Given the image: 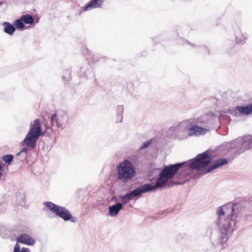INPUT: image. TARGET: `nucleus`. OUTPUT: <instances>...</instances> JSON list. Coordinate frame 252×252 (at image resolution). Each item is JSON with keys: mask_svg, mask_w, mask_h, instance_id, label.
I'll list each match as a JSON object with an SVG mask.
<instances>
[{"mask_svg": "<svg viewBox=\"0 0 252 252\" xmlns=\"http://www.w3.org/2000/svg\"><path fill=\"white\" fill-rule=\"evenodd\" d=\"M17 243L14 246L13 252H31L29 248H22L20 250L18 243L28 245H32L35 243V240L26 233L21 234L17 238Z\"/></svg>", "mask_w": 252, "mask_h": 252, "instance_id": "obj_6", "label": "nucleus"}, {"mask_svg": "<svg viewBox=\"0 0 252 252\" xmlns=\"http://www.w3.org/2000/svg\"><path fill=\"white\" fill-rule=\"evenodd\" d=\"M206 129L197 126H194L188 129V135L191 136H198L202 133H205Z\"/></svg>", "mask_w": 252, "mask_h": 252, "instance_id": "obj_12", "label": "nucleus"}, {"mask_svg": "<svg viewBox=\"0 0 252 252\" xmlns=\"http://www.w3.org/2000/svg\"><path fill=\"white\" fill-rule=\"evenodd\" d=\"M242 147L244 150L252 148V139L249 136H245L241 138Z\"/></svg>", "mask_w": 252, "mask_h": 252, "instance_id": "obj_13", "label": "nucleus"}, {"mask_svg": "<svg viewBox=\"0 0 252 252\" xmlns=\"http://www.w3.org/2000/svg\"><path fill=\"white\" fill-rule=\"evenodd\" d=\"M13 24L18 29L24 30L25 28L23 21L21 20V17L20 19L16 20L13 22Z\"/></svg>", "mask_w": 252, "mask_h": 252, "instance_id": "obj_19", "label": "nucleus"}, {"mask_svg": "<svg viewBox=\"0 0 252 252\" xmlns=\"http://www.w3.org/2000/svg\"><path fill=\"white\" fill-rule=\"evenodd\" d=\"M2 159L7 163L11 162L13 160V156L11 155H6L2 157Z\"/></svg>", "mask_w": 252, "mask_h": 252, "instance_id": "obj_20", "label": "nucleus"}, {"mask_svg": "<svg viewBox=\"0 0 252 252\" xmlns=\"http://www.w3.org/2000/svg\"><path fill=\"white\" fill-rule=\"evenodd\" d=\"M228 161L226 159L220 158L215 161V162L212 164L207 169V172H209L211 170L215 169L221 165L227 164Z\"/></svg>", "mask_w": 252, "mask_h": 252, "instance_id": "obj_14", "label": "nucleus"}, {"mask_svg": "<svg viewBox=\"0 0 252 252\" xmlns=\"http://www.w3.org/2000/svg\"><path fill=\"white\" fill-rule=\"evenodd\" d=\"M123 205L121 203H117L116 205L110 206L109 207V214L111 216L116 215L122 209Z\"/></svg>", "mask_w": 252, "mask_h": 252, "instance_id": "obj_15", "label": "nucleus"}, {"mask_svg": "<svg viewBox=\"0 0 252 252\" xmlns=\"http://www.w3.org/2000/svg\"><path fill=\"white\" fill-rule=\"evenodd\" d=\"M151 143V140L147 141L143 143V145L141 146L140 148V150H143L145 148L148 147Z\"/></svg>", "mask_w": 252, "mask_h": 252, "instance_id": "obj_21", "label": "nucleus"}, {"mask_svg": "<svg viewBox=\"0 0 252 252\" xmlns=\"http://www.w3.org/2000/svg\"><path fill=\"white\" fill-rule=\"evenodd\" d=\"M28 132L34 135L37 137L44 134L42 132L40 122L38 119L34 121L33 124L32 125L31 128Z\"/></svg>", "mask_w": 252, "mask_h": 252, "instance_id": "obj_9", "label": "nucleus"}, {"mask_svg": "<svg viewBox=\"0 0 252 252\" xmlns=\"http://www.w3.org/2000/svg\"><path fill=\"white\" fill-rule=\"evenodd\" d=\"M183 164L184 162L164 166L159 173V178L157 179V183L154 185H152L153 190L159 187L166 186L171 187L175 185L181 184V183L170 181V180Z\"/></svg>", "mask_w": 252, "mask_h": 252, "instance_id": "obj_1", "label": "nucleus"}, {"mask_svg": "<svg viewBox=\"0 0 252 252\" xmlns=\"http://www.w3.org/2000/svg\"><path fill=\"white\" fill-rule=\"evenodd\" d=\"M238 110L241 113L244 114H249L252 112V105L247 106H238L237 107Z\"/></svg>", "mask_w": 252, "mask_h": 252, "instance_id": "obj_17", "label": "nucleus"}, {"mask_svg": "<svg viewBox=\"0 0 252 252\" xmlns=\"http://www.w3.org/2000/svg\"><path fill=\"white\" fill-rule=\"evenodd\" d=\"M4 26V31L5 32L11 35L15 32V29L14 26L8 22H4L3 23Z\"/></svg>", "mask_w": 252, "mask_h": 252, "instance_id": "obj_16", "label": "nucleus"}, {"mask_svg": "<svg viewBox=\"0 0 252 252\" xmlns=\"http://www.w3.org/2000/svg\"><path fill=\"white\" fill-rule=\"evenodd\" d=\"M46 206L52 213L59 216L65 221L70 220L73 221L70 212L65 208L55 205L52 202H47Z\"/></svg>", "mask_w": 252, "mask_h": 252, "instance_id": "obj_4", "label": "nucleus"}, {"mask_svg": "<svg viewBox=\"0 0 252 252\" xmlns=\"http://www.w3.org/2000/svg\"><path fill=\"white\" fill-rule=\"evenodd\" d=\"M234 209L231 206H224L223 207H219L218 209V214L220 216L226 215V218L223 220V222L221 219L219 217L218 223L220 226L225 230L228 229L231 227V222H233L234 224H235L234 221L236 218V216L233 213Z\"/></svg>", "mask_w": 252, "mask_h": 252, "instance_id": "obj_2", "label": "nucleus"}, {"mask_svg": "<svg viewBox=\"0 0 252 252\" xmlns=\"http://www.w3.org/2000/svg\"><path fill=\"white\" fill-rule=\"evenodd\" d=\"M153 190V188L152 185L150 184H145L141 187L138 188L126 194L127 198H129V200L132 199L133 197L139 195L142 193L149 192Z\"/></svg>", "mask_w": 252, "mask_h": 252, "instance_id": "obj_7", "label": "nucleus"}, {"mask_svg": "<svg viewBox=\"0 0 252 252\" xmlns=\"http://www.w3.org/2000/svg\"><path fill=\"white\" fill-rule=\"evenodd\" d=\"M122 201L124 203H127L129 201V198H127V197H126V195H125L124 196H122L121 197Z\"/></svg>", "mask_w": 252, "mask_h": 252, "instance_id": "obj_22", "label": "nucleus"}, {"mask_svg": "<svg viewBox=\"0 0 252 252\" xmlns=\"http://www.w3.org/2000/svg\"><path fill=\"white\" fill-rule=\"evenodd\" d=\"M211 158L206 153L197 156L196 158L190 163V167L192 169L200 170L208 166L211 161Z\"/></svg>", "mask_w": 252, "mask_h": 252, "instance_id": "obj_5", "label": "nucleus"}, {"mask_svg": "<svg viewBox=\"0 0 252 252\" xmlns=\"http://www.w3.org/2000/svg\"><path fill=\"white\" fill-rule=\"evenodd\" d=\"M103 0H91L89 3L82 8L84 11L101 7Z\"/></svg>", "mask_w": 252, "mask_h": 252, "instance_id": "obj_11", "label": "nucleus"}, {"mask_svg": "<svg viewBox=\"0 0 252 252\" xmlns=\"http://www.w3.org/2000/svg\"><path fill=\"white\" fill-rule=\"evenodd\" d=\"M67 120L68 117L65 114L59 115L58 117H57L56 114H54L52 115L51 118V125H45L46 129L51 126L53 125L54 122L56 123V125L58 127H63V126L66 125Z\"/></svg>", "mask_w": 252, "mask_h": 252, "instance_id": "obj_8", "label": "nucleus"}, {"mask_svg": "<svg viewBox=\"0 0 252 252\" xmlns=\"http://www.w3.org/2000/svg\"><path fill=\"white\" fill-rule=\"evenodd\" d=\"M38 138L39 137H36L34 135L28 132L23 142L27 146L34 148L36 146V141Z\"/></svg>", "mask_w": 252, "mask_h": 252, "instance_id": "obj_10", "label": "nucleus"}, {"mask_svg": "<svg viewBox=\"0 0 252 252\" xmlns=\"http://www.w3.org/2000/svg\"><path fill=\"white\" fill-rule=\"evenodd\" d=\"M21 18V20H23V22L25 24H32L33 23V17L29 14L23 15Z\"/></svg>", "mask_w": 252, "mask_h": 252, "instance_id": "obj_18", "label": "nucleus"}, {"mask_svg": "<svg viewBox=\"0 0 252 252\" xmlns=\"http://www.w3.org/2000/svg\"><path fill=\"white\" fill-rule=\"evenodd\" d=\"M118 178L121 181H126L135 175L134 167L131 162L125 159L117 166Z\"/></svg>", "mask_w": 252, "mask_h": 252, "instance_id": "obj_3", "label": "nucleus"}]
</instances>
